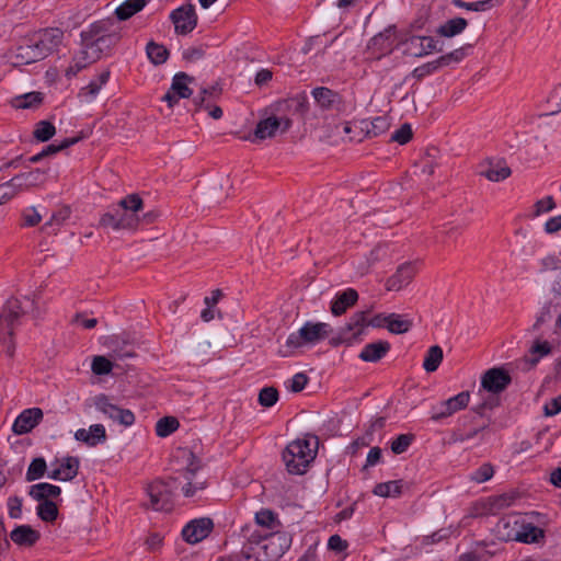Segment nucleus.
I'll use <instances>...</instances> for the list:
<instances>
[{
  "label": "nucleus",
  "mask_w": 561,
  "mask_h": 561,
  "mask_svg": "<svg viewBox=\"0 0 561 561\" xmlns=\"http://www.w3.org/2000/svg\"><path fill=\"white\" fill-rule=\"evenodd\" d=\"M101 88L102 85L96 80H92L88 85L80 90L79 96L84 98L85 101H91L98 95Z\"/></svg>",
  "instance_id": "obj_61"
},
{
  "label": "nucleus",
  "mask_w": 561,
  "mask_h": 561,
  "mask_svg": "<svg viewBox=\"0 0 561 561\" xmlns=\"http://www.w3.org/2000/svg\"><path fill=\"white\" fill-rule=\"evenodd\" d=\"M8 513L13 519H19L22 516V499L18 495L8 499Z\"/></svg>",
  "instance_id": "obj_60"
},
{
  "label": "nucleus",
  "mask_w": 561,
  "mask_h": 561,
  "mask_svg": "<svg viewBox=\"0 0 561 561\" xmlns=\"http://www.w3.org/2000/svg\"><path fill=\"white\" fill-rule=\"evenodd\" d=\"M512 377L504 367H492L483 373L480 381V391L500 394L507 389Z\"/></svg>",
  "instance_id": "obj_8"
},
{
  "label": "nucleus",
  "mask_w": 561,
  "mask_h": 561,
  "mask_svg": "<svg viewBox=\"0 0 561 561\" xmlns=\"http://www.w3.org/2000/svg\"><path fill=\"white\" fill-rule=\"evenodd\" d=\"M416 274L415 264L405 262L398 266L396 273L386 280V289L399 291L407 287Z\"/></svg>",
  "instance_id": "obj_16"
},
{
  "label": "nucleus",
  "mask_w": 561,
  "mask_h": 561,
  "mask_svg": "<svg viewBox=\"0 0 561 561\" xmlns=\"http://www.w3.org/2000/svg\"><path fill=\"white\" fill-rule=\"evenodd\" d=\"M38 517L43 522L53 523L58 517V507L57 505L50 501L45 500L41 502L36 508Z\"/></svg>",
  "instance_id": "obj_44"
},
{
  "label": "nucleus",
  "mask_w": 561,
  "mask_h": 561,
  "mask_svg": "<svg viewBox=\"0 0 561 561\" xmlns=\"http://www.w3.org/2000/svg\"><path fill=\"white\" fill-rule=\"evenodd\" d=\"M517 494L515 492L503 493L496 496L489 497L488 500V512L490 514H497L500 511L510 507L516 500Z\"/></svg>",
  "instance_id": "obj_36"
},
{
  "label": "nucleus",
  "mask_w": 561,
  "mask_h": 561,
  "mask_svg": "<svg viewBox=\"0 0 561 561\" xmlns=\"http://www.w3.org/2000/svg\"><path fill=\"white\" fill-rule=\"evenodd\" d=\"M442 67L443 66H442L439 59L437 58V59H435L433 61H430V62H426V64H424L422 66L416 67L413 70V76L416 79H423L424 77L430 76L431 73L437 71Z\"/></svg>",
  "instance_id": "obj_55"
},
{
  "label": "nucleus",
  "mask_w": 561,
  "mask_h": 561,
  "mask_svg": "<svg viewBox=\"0 0 561 561\" xmlns=\"http://www.w3.org/2000/svg\"><path fill=\"white\" fill-rule=\"evenodd\" d=\"M43 101L41 92H30L16 96L13 100V106L16 108H31L39 105Z\"/></svg>",
  "instance_id": "obj_45"
},
{
  "label": "nucleus",
  "mask_w": 561,
  "mask_h": 561,
  "mask_svg": "<svg viewBox=\"0 0 561 561\" xmlns=\"http://www.w3.org/2000/svg\"><path fill=\"white\" fill-rule=\"evenodd\" d=\"M545 537V533L541 528L531 524L519 525L517 541L525 543L539 542Z\"/></svg>",
  "instance_id": "obj_39"
},
{
  "label": "nucleus",
  "mask_w": 561,
  "mask_h": 561,
  "mask_svg": "<svg viewBox=\"0 0 561 561\" xmlns=\"http://www.w3.org/2000/svg\"><path fill=\"white\" fill-rule=\"evenodd\" d=\"M393 33L394 27L389 26L370 39L368 44V49L373 50L374 53H378L376 57L377 59H380L382 56L391 53L393 44Z\"/></svg>",
  "instance_id": "obj_22"
},
{
  "label": "nucleus",
  "mask_w": 561,
  "mask_h": 561,
  "mask_svg": "<svg viewBox=\"0 0 561 561\" xmlns=\"http://www.w3.org/2000/svg\"><path fill=\"white\" fill-rule=\"evenodd\" d=\"M146 53L149 60L153 65H162L169 58V50L161 44L153 41L149 42L146 46Z\"/></svg>",
  "instance_id": "obj_40"
},
{
  "label": "nucleus",
  "mask_w": 561,
  "mask_h": 561,
  "mask_svg": "<svg viewBox=\"0 0 561 561\" xmlns=\"http://www.w3.org/2000/svg\"><path fill=\"white\" fill-rule=\"evenodd\" d=\"M81 48L88 61L93 64L103 56L111 54L112 49L121 41V33L110 20H101L92 23L88 28L81 31Z\"/></svg>",
  "instance_id": "obj_2"
},
{
  "label": "nucleus",
  "mask_w": 561,
  "mask_h": 561,
  "mask_svg": "<svg viewBox=\"0 0 561 561\" xmlns=\"http://www.w3.org/2000/svg\"><path fill=\"white\" fill-rule=\"evenodd\" d=\"M106 345L114 359L123 360L135 356L133 347L127 342H121L117 336L108 337Z\"/></svg>",
  "instance_id": "obj_33"
},
{
  "label": "nucleus",
  "mask_w": 561,
  "mask_h": 561,
  "mask_svg": "<svg viewBox=\"0 0 561 561\" xmlns=\"http://www.w3.org/2000/svg\"><path fill=\"white\" fill-rule=\"evenodd\" d=\"M470 400V393L468 391L459 392L458 394L442 401L438 405L433 407L431 419L435 422L448 417L465 409Z\"/></svg>",
  "instance_id": "obj_12"
},
{
  "label": "nucleus",
  "mask_w": 561,
  "mask_h": 561,
  "mask_svg": "<svg viewBox=\"0 0 561 561\" xmlns=\"http://www.w3.org/2000/svg\"><path fill=\"white\" fill-rule=\"evenodd\" d=\"M23 225L26 227H34L42 220V216L34 207L26 208L23 214Z\"/></svg>",
  "instance_id": "obj_63"
},
{
  "label": "nucleus",
  "mask_w": 561,
  "mask_h": 561,
  "mask_svg": "<svg viewBox=\"0 0 561 561\" xmlns=\"http://www.w3.org/2000/svg\"><path fill=\"white\" fill-rule=\"evenodd\" d=\"M318 437L310 435L289 443L283 451L286 469L293 474H304L318 451Z\"/></svg>",
  "instance_id": "obj_5"
},
{
  "label": "nucleus",
  "mask_w": 561,
  "mask_h": 561,
  "mask_svg": "<svg viewBox=\"0 0 561 561\" xmlns=\"http://www.w3.org/2000/svg\"><path fill=\"white\" fill-rule=\"evenodd\" d=\"M477 416H463L460 425L454 431L451 438L455 443L474 439L489 427V423H477Z\"/></svg>",
  "instance_id": "obj_15"
},
{
  "label": "nucleus",
  "mask_w": 561,
  "mask_h": 561,
  "mask_svg": "<svg viewBox=\"0 0 561 561\" xmlns=\"http://www.w3.org/2000/svg\"><path fill=\"white\" fill-rule=\"evenodd\" d=\"M387 319H389L387 329L393 334L407 333L412 328V321L401 314L390 313Z\"/></svg>",
  "instance_id": "obj_41"
},
{
  "label": "nucleus",
  "mask_w": 561,
  "mask_h": 561,
  "mask_svg": "<svg viewBox=\"0 0 561 561\" xmlns=\"http://www.w3.org/2000/svg\"><path fill=\"white\" fill-rule=\"evenodd\" d=\"M250 543L240 553L231 554L220 561H276L289 548L290 539L282 533L249 536Z\"/></svg>",
  "instance_id": "obj_3"
},
{
  "label": "nucleus",
  "mask_w": 561,
  "mask_h": 561,
  "mask_svg": "<svg viewBox=\"0 0 561 561\" xmlns=\"http://www.w3.org/2000/svg\"><path fill=\"white\" fill-rule=\"evenodd\" d=\"M79 459L77 457H66L59 468L49 472L48 478L60 481L73 480L79 471Z\"/></svg>",
  "instance_id": "obj_23"
},
{
  "label": "nucleus",
  "mask_w": 561,
  "mask_h": 561,
  "mask_svg": "<svg viewBox=\"0 0 561 561\" xmlns=\"http://www.w3.org/2000/svg\"><path fill=\"white\" fill-rule=\"evenodd\" d=\"M183 457L187 465L179 476L170 477L167 480H156L147 488L150 499V506L154 511H171L174 491L179 488L186 497L196 496L199 491H204L207 486L206 479L198 473L201 461L191 450H183Z\"/></svg>",
  "instance_id": "obj_1"
},
{
  "label": "nucleus",
  "mask_w": 561,
  "mask_h": 561,
  "mask_svg": "<svg viewBox=\"0 0 561 561\" xmlns=\"http://www.w3.org/2000/svg\"><path fill=\"white\" fill-rule=\"evenodd\" d=\"M170 20L174 24V31L179 35L191 33L197 25L195 7L191 3L183 4L170 13Z\"/></svg>",
  "instance_id": "obj_10"
},
{
  "label": "nucleus",
  "mask_w": 561,
  "mask_h": 561,
  "mask_svg": "<svg viewBox=\"0 0 561 561\" xmlns=\"http://www.w3.org/2000/svg\"><path fill=\"white\" fill-rule=\"evenodd\" d=\"M13 64L15 66L30 65L39 60H43L38 55V50L36 49L32 39H30L25 44H21L16 47L13 54Z\"/></svg>",
  "instance_id": "obj_26"
},
{
  "label": "nucleus",
  "mask_w": 561,
  "mask_h": 561,
  "mask_svg": "<svg viewBox=\"0 0 561 561\" xmlns=\"http://www.w3.org/2000/svg\"><path fill=\"white\" fill-rule=\"evenodd\" d=\"M147 0H126L116 10L115 14L119 21H126L142 10Z\"/></svg>",
  "instance_id": "obj_37"
},
{
  "label": "nucleus",
  "mask_w": 561,
  "mask_h": 561,
  "mask_svg": "<svg viewBox=\"0 0 561 561\" xmlns=\"http://www.w3.org/2000/svg\"><path fill=\"white\" fill-rule=\"evenodd\" d=\"M556 208V203L552 196H547L539 199L535 204V216H540L543 213L551 211Z\"/></svg>",
  "instance_id": "obj_62"
},
{
  "label": "nucleus",
  "mask_w": 561,
  "mask_h": 561,
  "mask_svg": "<svg viewBox=\"0 0 561 561\" xmlns=\"http://www.w3.org/2000/svg\"><path fill=\"white\" fill-rule=\"evenodd\" d=\"M113 365L110 359L104 356H94L91 369L95 375H107L112 371Z\"/></svg>",
  "instance_id": "obj_54"
},
{
  "label": "nucleus",
  "mask_w": 561,
  "mask_h": 561,
  "mask_svg": "<svg viewBox=\"0 0 561 561\" xmlns=\"http://www.w3.org/2000/svg\"><path fill=\"white\" fill-rule=\"evenodd\" d=\"M519 525L508 517L500 518L494 527V535L501 541H517Z\"/></svg>",
  "instance_id": "obj_28"
},
{
  "label": "nucleus",
  "mask_w": 561,
  "mask_h": 561,
  "mask_svg": "<svg viewBox=\"0 0 561 561\" xmlns=\"http://www.w3.org/2000/svg\"><path fill=\"white\" fill-rule=\"evenodd\" d=\"M317 105L324 111H340L342 105L341 95L325 87H318L311 91Z\"/></svg>",
  "instance_id": "obj_20"
},
{
  "label": "nucleus",
  "mask_w": 561,
  "mask_h": 561,
  "mask_svg": "<svg viewBox=\"0 0 561 561\" xmlns=\"http://www.w3.org/2000/svg\"><path fill=\"white\" fill-rule=\"evenodd\" d=\"M358 299V294L353 288H347L344 291L337 293L334 300L331 302V312L334 316L343 314L347 308L355 305Z\"/></svg>",
  "instance_id": "obj_29"
},
{
  "label": "nucleus",
  "mask_w": 561,
  "mask_h": 561,
  "mask_svg": "<svg viewBox=\"0 0 561 561\" xmlns=\"http://www.w3.org/2000/svg\"><path fill=\"white\" fill-rule=\"evenodd\" d=\"M413 136L411 125L405 123L399 129H397L392 135L390 140L396 141L400 145H405L411 140Z\"/></svg>",
  "instance_id": "obj_58"
},
{
  "label": "nucleus",
  "mask_w": 561,
  "mask_h": 561,
  "mask_svg": "<svg viewBox=\"0 0 561 561\" xmlns=\"http://www.w3.org/2000/svg\"><path fill=\"white\" fill-rule=\"evenodd\" d=\"M41 538L39 531L30 525L16 526L10 534V539L18 546L32 547Z\"/></svg>",
  "instance_id": "obj_24"
},
{
  "label": "nucleus",
  "mask_w": 561,
  "mask_h": 561,
  "mask_svg": "<svg viewBox=\"0 0 561 561\" xmlns=\"http://www.w3.org/2000/svg\"><path fill=\"white\" fill-rule=\"evenodd\" d=\"M43 419L39 408L24 410L14 421L12 431L18 435L30 433Z\"/></svg>",
  "instance_id": "obj_18"
},
{
  "label": "nucleus",
  "mask_w": 561,
  "mask_h": 561,
  "mask_svg": "<svg viewBox=\"0 0 561 561\" xmlns=\"http://www.w3.org/2000/svg\"><path fill=\"white\" fill-rule=\"evenodd\" d=\"M403 480L377 483L373 493L381 497H397L402 493Z\"/></svg>",
  "instance_id": "obj_35"
},
{
  "label": "nucleus",
  "mask_w": 561,
  "mask_h": 561,
  "mask_svg": "<svg viewBox=\"0 0 561 561\" xmlns=\"http://www.w3.org/2000/svg\"><path fill=\"white\" fill-rule=\"evenodd\" d=\"M414 440L413 434H400L391 442V451L396 455L403 454L408 450Z\"/></svg>",
  "instance_id": "obj_50"
},
{
  "label": "nucleus",
  "mask_w": 561,
  "mask_h": 561,
  "mask_svg": "<svg viewBox=\"0 0 561 561\" xmlns=\"http://www.w3.org/2000/svg\"><path fill=\"white\" fill-rule=\"evenodd\" d=\"M389 127L390 123L386 116H378L371 121L362 119L359 121V131L363 136L356 138L355 136L350 135L348 140L362 141L364 137H376L383 134Z\"/></svg>",
  "instance_id": "obj_19"
},
{
  "label": "nucleus",
  "mask_w": 561,
  "mask_h": 561,
  "mask_svg": "<svg viewBox=\"0 0 561 561\" xmlns=\"http://www.w3.org/2000/svg\"><path fill=\"white\" fill-rule=\"evenodd\" d=\"M255 522L259 526L273 529L276 523V515L271 510H261L255 514Z\"/></svg>",
  "instance_id": "obj_56"
},
{
  "label": "nucleus",
  "mask_w": 561,
  "mask_h": 561,
  "mask_svg": "<svg viewBox=\"0 0 561 561\" xmlns=\"http://www.w3.org/2000/svg\"><path fill=\"white\" fill-rule=\"evenodd\" d=\"M443 360V350L438 345L431 346L428 351L426 352L424 362H423V368L427 373H433L437 370L440 363Z\"/></svg>",
  "instance_id": "obj_42"
},
{
  "label": "nucleus",
  "mask_w": 561,
  "mask_h": 561,
  "mask_svg": "<svg viewBox=\"0 0 561 561\" xmlns=\"http://www.w3.org/2000/svg\"><path fill=\"white\" fill-rule=\"evenodd\" d=\"M366 325V312L359 311L354 313L345 327L342 328L339 337L332 340V344L353 343L364 333Z\"/></svg>",
  "instance_id": "obj_14"
},
{
  "label": "nucleus",
  "mask_w": 561,
  "mask_h": 561,
  "mask_svg": "<svg viewBox=\"0 0 561 561\" xmlns=\"http://www.w3.org/2000/svg\"><path fill=\"white\" fill-rule=\"evenodd\" d=\"M468 25V22L463 18H454L442 24L437 33L444 37H453L460 34Z\"/></svg>",
  "instance_id": "obj_38"
},
{
  "label": "nucleus",
  "mask_w": 561,
  "mask_h": 561,
  "mask_svg": "<svg viewBox=\"0 0 561 561\" xmlns=\"http://www.w3.org/2000/svg\"><path fill=\"white\" fill-rule=\"evenodd\" d=\"M480 174L489 181L500 182L511 175V169L503 160H490L486 167L480 171Z\"/></svg>",
  "instance_id": "obj_30"
},
{
  "label": "nucleus",
  "mask_w": 561,
  "mask_h": 561,
  "mask_svg": "<svg viewBox=\"0 0 561 561\" xmlns=\"http://www.w3.org/2000/svg\"><path fill=\"white\" fill-rule=\"evenodd\" d=\"M390 351V343L387 341H377L373 343H368L364 346L358 357L363 362L367 363H376L383 358L387 353Z\"/></svg>",
  "instance_id": "obj_25"
},
{
  "label": "nucleus",
  "mask_w": 561,
  "mask_h": 561,
  "mask_svg": "<svg viewBox=\"0 0 561 561\" xmlns=\"http://www.w3.org/2000/svg\"><path fill=\"white\" fill-rule=\"evenodd\" d=\"M493 474V466L489 462H485L471 473L470 479L477 483H483L490 480Z\"/></svg>",
  "instance_id": "obj_52"
},
{
  "label": "nucleus",
  "mask_w": 561,
  "mask_h": 561,
  "mask_svg": "<svg viewBox=\"0 0 561 561\" xmlns=\"http://www.w3.org/2000/svg\"><path fill=\"white\" fill-rule=\"evenodd\" d=\"M38 55L45 59L58 49L64 41V32L58 27H48L37 32L33 38Z\"/></svg>",
  "instance_id": "obj_7"
},
{
  "label": "nucleus",
  "mask_w": 561,
  "mask_h": 561,
  "mask_svg": "<svg viewBox=\"0 0 561 561\" xmlns=\"http://www.w3.org/2000/svg\"><path fill=\"white\" fill-rule=\"evenodd\" d=\"M144 208V201L134 193L122 198L116 205H113L104 213L99 227L104 230H136L140 225L139 211Z\"/></svg>",
  "instance_id": "obj_4"
},
{
  "label": "nucleus",
  "mask_w": 561,
  "mask_h": 561,
  "mask_svg": "<svg viewBox=\"0 0 561 561\" xmlns=\"http://www.w3.org/2000/svg\"><path fill=\"white\" fill-rule=\"evenodd\" d=\"M278 112L289 111L294 114L304 115L308 111V101L306 95H298L287 100L279 101L276 104Z\"/></svg>",
  "instance_id": "obj_34"
},
{
  "label": "nucleus",
  "mask_w": 561,
  "mask_h": 561,
  "mask_svg": "<svg viewBox=\"0 0 561 561\" xmlns=\"http://www.w3.org/2000/svg\"><path fill=\"white\" fill-rule=\"evenodd\" d=\"M552 352V345L548 341H541L537 339L534 341L533 345L528 351V355H526L522 362L526 366L524 369H533L535 368L540 359L545 356L550 355Z\"/></svg>",
  "instance_id": "obj_21"
},
{
  "label": "nucleus",
  "mask_w": 561,
  "mask_h": 561,
  "mask_svg": "<svg viewBox=\"0 0 561 561\" xmlns=\"http://www.w3.org/2000/svg\"><path fill=\"white\" fill-rule=\"evenodd\" d=\"M79 141V138L77 137H73V138H66L65 140H62L60 144L56 145V144H50L48 146H46L43 150H42V156L44 158L46 157H49V156H53V154H56L57 152L61 151L62 149H66V148H69L70 146L77 144Z\"/></svg>",
  "instance_id": "obj_53"
},
{
  "label": "nucleus",
  "mask_w": 561,
  "mask_h": 561,
  "mask_svg": "<svg viewBox=\"0 0 561 561\" xmlns=\"http://www.w3.org/2000/svg\"><path fill=\"white\" fill-rule=\"evenodd\" d=\"M193 81V78L185 72H178L172 79V83L168 92L162 96V101L168 103V106L172 108L178 104L180 99H187L192 95L193 91L188 84Z\"/></svg>",
  "instance_id": "obj_11"
},
{
  "label": "nucleus",
  "mask_w": 561,
  "mask_h": 561,
  "mask_svg": "<svg viewBox=\"0 0 561 561\" xmlns=\"http://www.w3.org/2000/svg\"><path fill=\"white\" fill-rule=\"evenodd\" d=\"M31 307L24 305L21 300L11 298L7 301L3 310L0 314V321L7 323L8 327H12L13 322L23 313L31 311Z\"/></svg>",
  "instance_id": "obj_27"
},
{
  "label": "nucleus",
  "mask_w": 561,
  "mask_h": 561,
  "mask_svg": "<svg viewBox=\"0 0 561 561\" xmlns=\"http://www.w3.org/2000/svg\"><path fill=\"white\" fill-rule=\"evenodd\" d=\"M561 412V394L551 399L543 407V414L546 416H554Z\"/></svg>",
  "instance_id": "obj_64"
},
{
  "label": "nucleus",
  "mask_w": 561,
  "mask_h": 561,
  "mask_svg": "<svg viewBox=\"0 0 561 561\" xmlns=\"http://www.w3.org/2000/svg\"><path fill=\"white\" fill-rule=\"evenodd\" d=\"M404 54L423 57L436 50V41L431 36H410L403 43Z\"/></svg>",
  "instance_id": "obj_17"
},
{
  "label": "nucleus",
  "mask_w": 561,
  "mask_h": 561,
  "mask_svg": "<svg viewBox=\"0 0 561 561\" xmlns=\"http://www.w3.org/2000/svg\"><path fill=\"white\" fill-rule=\"evenodd\" d=\"M56 134L55 126L48 121H41L35 125L34 137L38 141H48Z\"/></svg>",
  "instance_id": "obj_48"
},
{
  "label": "nucleus",
  "mask_w": 561,
  "mask_h": 561,
  "mask_svg": "<svg viewBox=\"0 0 561 561\" xmlns=\"http://www.w3.org/2000/svg\"><path fill=\"white\" fill-rule=\"evenodd\" d=\"M23 187L18 185V183L13 184V178L0 185V202L11 199L18 192L22 191Z\"/></svg>",
  "instance_id": "obj_57"
},
{
  "label": "nucleus",
  "mask_w": 561,
  "mask_h": 561,
  "mask_svg": "<svg viewBox=\"0 0 561 561\" xmlns=\"http://www.w3.org/2000/svg\"><path fill=\"white\" fill-rule=\"evenodd\" d=\"M60 493L61 490L59 486L47 482L34 484L30 488L28 491L30 496L38 502H43L49 497H57L60 495Z\"/></svg>",
  "instance_id": "obj_32"
},
{
  "label": "nucleus",
  "mask_w": 561,
  "mask_h": 561,
  "mask_svg": "<svg viewBox=\"0 0 561 561\" xmlns=\"http://www.w3.org/2000/svg\"><path fill=\"white\" fill-rule=\"evenodd\" d=\"M331 333V327L324 322H306L298 331L293 332L286 340V347L289 351H279L283 357L289 356L291 351L306 345H316L325 340Z\"/></svg>",
  "instance_id": "obj_6"
},
{
  "label": "nucleus",
  "mask_w": 561,
  "mask_h": 561,
  "mask_svg": "<svg viewBox=\"0 0 561 561\" xmlns=\"http://www.w3.org/2000/svg\"><path fill=\"white\" fill-rule=\"evenodd\" d=\"M91 64L93 62L88 61V58L85 59V55L79 49V51L73 56L72 62L66 69L65 75L68 79H71Z\"/></svg>",
  "instance_id": "obj_46"
},
{
  "label": "nucleus",
  "mask_w": 561,
  "mask_h": 561,
  "mask_svg": "<svg viewBox=\"0 0 561 561\" xmlns=\"http://www.w3.org/2000/svg\"><path fill=\"white\" fill-rule=\"evenodd\" d=\"M214 529V522L209 517L195 518L188 522L182 529V538L191 545L204 540Z\"/></svg>",
  "instance_id": "obj_13"
},
{
  "label": "nucleus",
  "mask_w": 561,
  "mask_h": 561,
  "mask_svg": "<svg viewBox=\"0 0 561 561\" xmlns=\"http://www.w3.org/2000/svg\"><path fill=\"white\" fill-rule=\"evenodd\" d=\"M280 124L282 122L275 116L260 121L254 129V138L263 140L274 137Z\"/></svg>",
  "instance_id": "obj_31"
},
{
  "label": "nucleus",
  "mask_w": 561,
  "mask_h": 561,
  "mask_svg": "<svg viewBox=\"0 0 561 561\" xmlns=\"http://www.w3.org/2000/svg\"><path fill=\"white\" fill-rule=\"evenodd\" d=\"M70 213L71 210L69 207L60 208L58 211L51 215L50 219L44 225L43 229L62 225L70 217Z\"/></svg>",
  "instance_id": "obj_59"
},
{
  "label": "nucleus",
  "mask_w": 561,
  "mask_h": 561,
  "mask_svg": "<svg viewBox=\"0 0 561 561\" xmlns=\"http://www.w3.org/2000/svg\"><path fill=\"white\" fill-rule=\"evenodd\" d=\"M179 427V421L172 416L160 419L156 424V433L159 437H167Z\"/></svg>",
  "instance_id": "obj_47"
},
{
  "label": "nucleus",
  "mask_w": 561,
  "mask_h": 561,
  "mask_svg": "<svg viewBox=\"0 0 561 561\" xmlns=\"http://www.w3.org/2000/svg\"><path fill=\"white\" fill-rule=\"evenodd\" d=\"M44 172L41 169H35L26 173H21L13 178V184L18 183V185L24 188H28L31 186L36 185L43 178Z\"/></svg>",
  "instance_id": "obj_43"
},
{
  "label": "nucleus",
  "mask_w": 561,
  "mask_h": 561,
  "mask_svg": "<svg viewBox=\"0 0 561 561\" xmlns=\"http://www.w3.org/2000/svg\"><path fill=\"white\" fill-rule=\"evenodd\" d=\"M46 461L44 458H35L30 463L26 471V480L34 481L42 478L46 471Z\"/></svg>",
  "instance_id": "obj_49"
},
{
  "label": "nucleus",
  "mask_w": 561,
  "mask_h": 561,
  "mask_svg": "<svg viewBox=\"0 0 561 561\" xmlns=\"http://www.w3.org/2000/svg\"><path fill=\"white\" fill-rule=\"evenodd\" d=\"M94 405L100 412L118 424L130 426L135 422V415L130 410L113 404L105 394L96 396L94 398Z\"/></svg>",
  "instance_id": "obj_9"
},
{
  "label": "nucleus",
  "mask_w": 561,
  "mask_h": 561,
  "mask_svg": "<svg viewBox=\"0 0 561 561\" xmlns=\"http://www.w3.org/2000/svg\"><path fill=\"white\" fill-rule=\"evenodd\" d=\"M257 400L262 407L271 408L278 401V391L274 387H264L260 390Z\"/></svg>",
  "instance_id": "obj_51"
}]
</instances>
